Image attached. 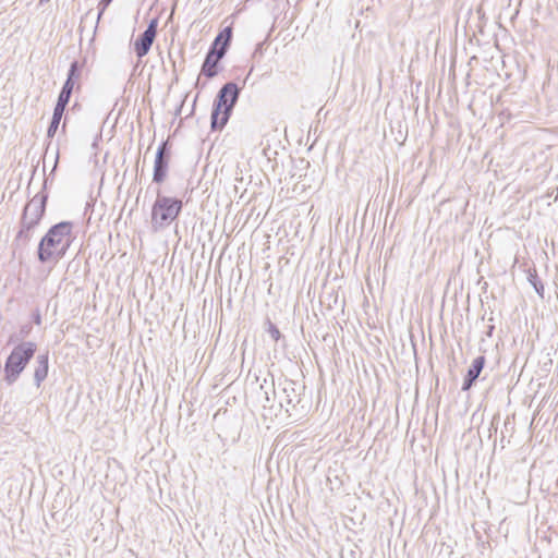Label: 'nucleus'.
Listing matches in <instances>:
<instances>
[{"instance_id":"18","label":"nucleus","mask_w":558,"mask_h":558,"mask_svg":"<svg viewBox=\"0 0 558 558\" xmlns=\"http://www.w3.org/2000/svg\"><path fill=\"white\" fill-rule=\"evenodd\" d=\"M112 0H101L99 5L101 7L100 11H99V14H98V17L101 16V14L104 13L105 9L109 5V3L111 2Z\"/></svg>"},{"instance_id":"11","label":"nucleus","mask_w":558,"mask_h":558,"mask_svg":"<svg viewBox=\"0 0 558 558\" xmlns=\"http://www.w3.org/2000/svg\"><path fill=\"white\" fill-rule=\"evenodd\" d=\"M485 364V357L483 355L477 356L470 366L466 376L471 377V379H476Z\"/></svg>"},{"instance_id":"19","label":"nucleus","mask_w":558,"mask_h":558,"mask_svg":"<svg viewBox=\"0 0 558 558\" xmlns=\"http://www.w3.org/2000/svg\"><path fill=\"white\" fill-rule=\"evenodd\" d=\"M279 330L275 327L271 328V336L277 340L279 338Z\"/></svg>"},{"instance_id":"7","label":"nucleus","mask_w":558,"mask_h":558,"mask_svg":"<svg viewBox=\"0 0 558 558\" xmlns=\"http://www.w3.org/2000/svg\"><path fill=\"white\" fill-rule=\"evenodd\" d=\"M225 48L218 50L210 49L202 66V73L211 78L217 75V64L225 56Z\"/></svg>"},{"instance_id":"1","label":"nucleus","mask_w":558,"mask_h":558,"mask_svg":"<svg viewBox=\"0 0 558 558\" xmlns=\"http://www.w3.org/2000/svg\"><path fill=\"white\" fill-rule=\"evenodd\" d=\"M71 222H60L48 231L41 239L38 247V258L45 263L52 258H58L64 255L71 241Z\"/></svg>"},{"instance_id":"4","label":"nucleus","mask_w":558,"mask_h":558,"mask_svg":"<svg viewBox=\"0 0 558 558\" xmlns=\"http://www.w3.org/2000/svg\"><path fill=\"white\" fill-rule=\"evenodd\" d=\"M35 351L36 344L33 342H23L13 349L4 367L5 379L9 384L17 379L28 361L34 356Z\"/></svg>"},{"instance_id":"16","label":"nucleus","mask_w":558,"mask_h":558,"mask_svg":"<svg viewBox=\"0 0 558 558\" xmlns=\"http://www.w3.org/2000/svg\"><path fill=\"white\" fill-rule=\"evenodd\" d=\"M475 380L476 379H471V377L466 376L462 385V390H469Z\"/></svg>"},{"instance_id":"14","label":"nucleus","mask_w":558,"mask_h":558,"mask_svg":"<svg viewBox=\"0 0 558 558\" xmlns=\"http://www.w3.org/2000/svg\"><path fill=\"white\" fill-rule=\"evenodd\" d=\"M64 109H65V106L61 105V104H57L56 107H54V110H53V118L56 119H60L62 118L63 116V112H64Z\"/></svg>"},{"instance_id":"13","label":"nucleus","mask_w":558,"mask_h":558,"mask_svg":"<svg viewBox=\"0 0 558 558\" xmlns=\"http://www.w3.org/2000/svg\"><path fill=\"white\" fill-rule=\"evenodd\" d=\"M60 119H56L52 117V120H51V123L48 128V131H47V135L49 137H53V135L56 134L57 130H58V126H59V123H60Z\"/></svg>"},{"instance_id":"15","label":"nucleus","mask_w":558,"mask_h":558,"mask_svg":"<svg viewBox=\"0 0 558 558\" xmlns=\"http://www.w3.org/2000/svg\"><path fill=\"white\" fill-rule=\"evenodd\" d=\"M70 94H65V93H60L59 97H58V101L57 104H61L63 106H66L68 102H69V99H70Z\"/></svg>"},{"instance_id":"3","label":"nucleus","mask_w":558,"mask_h":558,"mask_svg":"<svg viewBox=\"0 0 558 558\" xmlns=\"http://www.w3.org/2000/svg\"><path fill=\"white\" fill-rule=\"evenodd\" d=\"M182 202L180 199L157 195L151 208V226L154 230L168 227L180 214Z\"/></svg>"},{"instance_id":"2","label":"nucleus","mask_w":558,"mask_h":558,"mask_svg":"<svg viewBox=\"0 0 558 558\" xmlns=\"http://www.w3.org/2000/svg\"><path fill=\"white\" fill-rule=\"evenodd\" d=\"M240 88L234 83L225 84L219 90L215 109L211 112V128H222L228 119L230 111L239 97Z\"/></svg>"},{"instance_id":"9","label":"nucleus","mask_w":558,"mask_h":558,"mask_svg":"<svg viewBox=\"0 0 558 558\" xmlns=\"http://www.w3.org/2000/svg\"><path fill=\"white\" fill-rule=\"evenodd\" d=\"M38 366L34 373V379L37 387L40 386L41 381L47 377L48 374V354H40L37 356Z\"/></svg>"},{"instance_id":"10","label":"nucleus","mask_w":558,"mask_h":558,"mask_svg":"<svg viewBox=\"0 0 558 558\" xmlns=\"http://www.w3.org/2000/svg\"><path fill=\"white\" fill-rule=\"evenodd\" d=\"M232 37L231 27H226L219 35L215 38L213 46L210 49L218 50L219 48H225V53L227 52V48Z\"/></svg>"},{"instance_id":"8","label":"nucleus","mask_w":558,"mask_h":558,"mask_svg":"<svg viewBox=\"0 0 558 558\" xmlns=\"http://www.w3.org/2000/svg\"><path fill=\"white\" fill-rule=\"evenodd\" d=\"M165 148H166V144H162L158 148L156 158H155L153 180L158 183L162 182L163 179L166 178L167 168H168V163L163 157Z\"/></svg>"},{"instance_id":"12","label":"nucleus","mask_w":558,"mask_h":558,"mask_svg":"<svg viewBox=\"0 0 558 558\" xmlns=\"http://www.w3.org/2000/svg\"><path fill=\"white\" fill-rule=\"evenodd\" d=\"M76 65H77L76 62L71 64L68 80L65 81V83L62 87V90H61L62 93L70 94V95L72 94L73 86H74L73 76L75 75V72H76Z\"/></svg>"},{"instance_id":"6","label":"nucleus","mask_w":558,"mask_h":558,"mask_svg":"<svg viewBox=\"0 0 558 558\" xmlns=\"http://www.w3.org/2000/svg\"><path fill=\"white\" fill-rule=\"evenodd\" d=\"M157 33V20H153L146 31L134 43V50L138 58L146 56L155 40Z\"/></svg>"},{"instance_id":"5","label":"nucleus","mask_w":558,"mask_h":558,"mask_svg":"<svg viewBox=\"0 0 558 558\" xmlns=\"http://www.w3.org/2000/svg\"><path fill=\"white\" fill-rule=\"evenodd\" d=\"M46 206L45 195H35L25 206L22 228L17 234V239L29 240V231L34 228L43 217Z\"/></svg>"},{"instance_id":"17","label":"nucleus","mask_w":558,"mask_h":558,"mask_svg":"<svg viewBox=\"0 0 558 558\" xmlns=\"http://www.w3.org/2000/svg\"><path fill=\"white\" fill-rule=\"evenodd\" d=\"M475 380L476 379H471V377L466 376L462 385V390H469Z\"/></svg>"}]
</instances>
